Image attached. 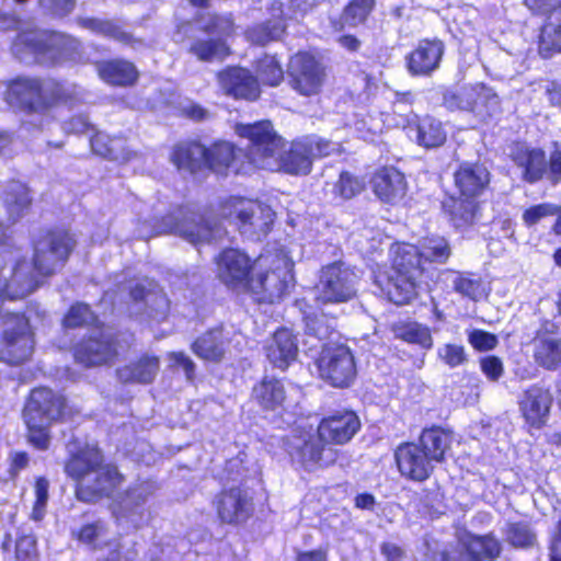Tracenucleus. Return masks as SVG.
Masks as SVG:
<instances>
[{
    "label": "nucleus",
    "mask_w": 561,
    "mask_h": 561,
    "mask_svg": "<svg viewBox=\"0 0 561 561\" xmlns=\"http://www.w3.org/2000/svg\"><path fill=\"white\" fill-rule=\"evenodd\" d=\"M451 255L449 240L440 234L424 236L417 243L394 240L388 248V266L373 272L374 284L393 305H410L434 282L437 266L447 264Z\"/></svg>",
    "instance_id": "obj_1"
},
{
    "label": "nucleus",
    "mask_w": 561,
    "mask_h": 561,
    "mask_svg": "<svg viewBox=\"0 0 561 561\" xmlns=\"http://www.w3.org/2000/svg\"><path fill=\"white\" fill-rule=\"evenodd\" d=\"M31 262L18 259L9 277L0 267V298L19 300L37 290L68 263L77 248L75 233L64 226L39 229L30 240Z\"/></svg>",
    "instance_id": "obj_2"
},
{
    "label": "nucleus",
    "mask_w": 561,
    "mask_h": 561,
    "mask_svg": "<svg viewBox=\"0 0 561 561\" xmlns=\"http://www.w3.org/2000/svg\"><path fill=\"white\" fill-rule=\"evenodd\" d=\"M64 471L73 481L76 499L84 504H95L112 499L126 482L119 466L106 460L96 445L84 444L69 453Z\"/></svg>",
    "instance_id": "obj_3"
},
{
    "label": "nucleus",
    "mask_w": 561,
    "mask_h": 561,
    "mask_svg": "<svg viewBox=\"0 0 561 561\" xmlns=\"http://www.w3.org/2000/svg\"><path fill=\"white\" fill-rule=\"evenodd\" d=\"M453 448V432L442 425L424 426L416 439L400 442L393 448V465L400 478L424 483L446 463Z\"/></svg>",
    "instance_id": "obj_4"
},
{
    "label": "nucleus",
    "mask_w": 561,
    "mask_h": 561,
    "mask_svg": "<svg viewBox=\"0 0 561 561\" xmlns=\"http://www.w3.org/2000/svg\"><path fill=\"white\" fill-rule=\"evenodd\" d=\"M3 85L7 105L24 115H46L58 106H72L79 101L76 85L54 77L16 75Z\"/></svg>",
    "instance_id": "obj_5"
},
{
    "label": "nucleus",
    "mask_w": 561,
    "mask_h": 561,
    "mask_svg": "<svg viewBox=\"0 0 561 561\" xmlns=\"http://www.w3.org/2000/svg\"><path fill=\"white\" fill-rule=\"evenodd\" d=\"M80 409L71 404L67 394L48 386H37L27 393L21 416L28 445L39 451L49 449L50 427L73 421Z\"/></svg>",
    "instance_id": "obj_6"
},
{
    "label": "nucleus",
    "mask_w": 561,
    "mask_h": 561,
    "mask_svg": "<svg viewBox=\"0 0 561 561\" xmlns=\"http://www.w3.org/2000/svg\"><path fill=\"white\" fill-rule=\"evenodd\" d=\"M491 173L479 161H462L453 173L454 194L442 204L448 222L456 230L472 227L481 214L480 198L489 191Z\"/></svg>",
    "instance_id": "obj_7"
},
{
    "label": "nucleus",
    "mask_w": 561,
    "mask_h": 561,
    "mask_svg": "<svg viewBox=\"0 0 561 561\" xmlns=\"http://www.w3.org/2000/svg\"><path fill=\"white\" fill-rule=\"evenodd\" d=\"M296 284L294 264L279 255H260L248 294L259 305H277L289 296Z\"/></svg>",
    "instance_id": "obj_8"
},
{
    "label": "nucleus",
    "mask_w": 561,
    "mask_h": 561,
    "mask_svg": "<svg viewBox=\"0 0 561 561\" xmlns=\"http://www.w3.org/2000/svg\"><path fill=\"white\" fill-rule=\"evenodd\" d=\"M236 134L248 141L242 149L250 169L272 170V161L285 146L284 137L278 134L273 123L270 119L240 123L236 126Z\"/></svg>",
    "instance_id": "obj_9"
},
{
    "label": "nucleus",
    "mask_w": 561,
    "mask_h": 561,
    "mask_svg": "<svg viewBox=\"0 0 561 561\" xmlns=\"http://www.w3.org/2000/svg\"><path fill=\"white\" fill-rule=\"evenodd\" d=\"M219 220L237 227L241 233L263 234L271 232L274 214L255 201L240 195L221 198L216 206Z\"/></svg>",
    "instance_id": "obj_10"
},
{
    "label": "nucleus",
    "mask_w": 561,
    "mask_h": 561,
    "mask_svg": "<svg viewBox=\"0 0 561 561\" xmlns=\"http://www.w3.org/2000/svg\"><path fill=\"white\" fill-rule=\"evenodd\" d=\"M18 44L39 62L51 65L75 60L81 43L71 35L55 31H26L18 35Z\"/></svg>",
    "instance_id": "obj_11"
},
{
    "label": "nucleus",
    "mask_w": 561,
    "mask_h": 561,
    "mask_svg": "<svg viewBox=\"0 0 561 561\" xmlns=\"http://www.w3.org/2000/svg\"><path fill=\"white\" fill-rule=\"evenodd\" d=\"M255 492L243 480L222 485L211 499V507L221 525L240 527L255 515Z\"/></svg>",
    "instance_id": "obj_12"
},
{
    "label": "nucleus",
    "mask_w": 561,
    "mask_h": 561,
    "mask_svg": "<svg viewBox=\"0 0 561 561\" xmlns=\"http://www.w3.org/2000/svg\"><path fill=\"white\" fill-rule=\"evenodd\" d=\"M333 152L332 141L314 134L293 139L286 150H280L276 170L293 176L311 173L314 160L329 157Z\"/></svg>",
    "instance_id": "obj_13"
},
{
    "label": "nucleus",
    "mask_w": 561,
    "mask_h": 561,
    "mask_svg": "<svg viewBox=\"0 0 561 561\" xmlns=\"http://www.w3.org/2000/svg\"><path fill=\"white\" fill-rule=\"evenodd\" d=\"M511 159L520 170L523 181L528 184L545 179L552 185L561 182V145L558 142H554L548 158L540 147L520 145L512 151Z\"/></svg>",
    "instance_id": "obj_14"
},
{
    "label": "nucleus",
    "mask_w": 561,
    "mask_h": 561,
    "mask_svg": "<svg viewBox=\"0 0 561 561\" xmlns=\"http://www.w3.org/2000/svg\"><path fill=\"white\" fill-rule=\"evenodd\" d=\"M123 334L99 329L98 334L82 336L71 346L75 363L84 368L112 366L119 358Z\"/></svg>",
    "instance_id": "obj_15"
},
{
    "label": "nucleus",
    "mask_w": 561,
    "mask_h": 561,
    "mask_svg": "<svg viewBox=\"0 0 561 561\" xmlns=\"http://www.w3.org/2000/svg\"><path fill=\"white\" fill-rule=\"evenodd\" d=\"M2 319L8 327L0 334V360L9 365L26 363L35 344L28 318L23 312H5Z\"/></svg>",
    "instance_id": "obj_16"
},
{
    "label": "nucleus",
    "mask_w": 561,
    "mask_h": 561,
    "mask_svg": "<svg viewBox=\"0 0 561 561\" xmlns=\"http://www.w3.org/2000/svg\"><path fill=\"white\" fill-rule=\"evenodd\" d=\"M533 15L543 16L537 30L535 45L537 55L550 60L561 55V0H523Z\"/></svg>",
    "instance_id": "obj_17"
},
{
    "label": "nucleus",
    "mask_w": 561,
    "mask_h": 561,
    "mask_svg": "<svg viewBox=\"0 0 561 561\" xmlns=\"http://www.w3.org/2000/svg\"><path fill=\"white\" fill-rule=\"evenodd\" d=\"M217 277L229 290L248 294L255 275L259 257L252 259L237 248L222 249L215 259Z\"/></svg>",
    "instance_id": "obj_18"
},
{
    "label": "nucleus",
    "mask_w": 561,
    "mask_h": 561,
    "mask_svg": "<svg viewBox=\"0 0 561 561\" xmlns=\"http://www.w3.org/2000/svg\"><path fill=\"white\" fill-rule=\"evenodd\" d=\"M162 224L169 232L180 236L195 247L209 243L215 237L216 226L206 214L187 205H180L165 214Z\"/></svg>",
    "instance_id": "obj_19"
},
{
    "label": "nucleus",
    "mask_w": 561,
    "mask_h": 561,
    "mask_svg": "<svg viewBox=\"0 0 561 561\" xmlns=\"http://www.w3.org/2000/svg\"><path fill=\"white\" fill-rule=\"evenodd\" d=\"M327 81V67L314 54L298 50L288 64V83L301 96L318 95Z\"/></svg>",
    "instance_id": "obj_20"
},
{
    "label": "nucleus",
    "mask_w": 561,
    "mask_h": 561,
    "mask_svg": "<svg viewBox=\"0 0 561 561\" xmlns=\"http://www.w3.org/2000/svg\"><path fill=\"white\" fill-rule=\"evenodd\" d=\"M517 405L524 430L534 436L549 425L553 394L549 387L533 383L523 390Z\"/></svg>",
    "instance_id": "obj_21"
},
{
    "label": "nucleus",
    "mask_w": 561,
    "mask_h": 561,
    "mask_svg": "<svg viewBox=\"0 0 561 561\" xmlns=\"http://www.w3.org/2000/svg\"><path fill=\"white\" fill-rule=\"evenodd\" d=\"M317 367L320 377L335 388L350 387L357 375L354 356L343 344L324 346L317 359Z\"/></svg>",
    "instance_id": "obj_22"
},
{
    "label": "nucleus",
    "mask_w": 561,
    "mask_h": 561,
    "mask_svg": "<svg viewBox=\"0 0 561 561\" xmlns=\"http://www.w3.org/2000/svg\"><path fill=\"white\" fill-rule=\"evenodd\" d=\"M394 125L401 128L413 142L425 150L443 147L448 138L445 123L431 114L421 115L410 111L405 115H401Z\"/></svg>",
    "instance_id": "obj_23"
},
{
    "label": "nucleus",
    "mask_w": 561,
    "mask_h": 561,
    "mask_svg": "<svg viewBox=\"0 0 561 561\" xmlns=\"http://www.w3.org/2000/svg\"><path fill=\"white\" fill-rule=\"evenodd\" d=\"M249 400L265 419H282L290 407L284 380L272 375H264L253 383Z\"/></svg>",
    "instance_id": "obj_24"
},
{
    "label": "nucleus",
    "mask_w": 561,
    "mask_h": 561,
    "mask_svg": "<svg viewBox=\"0 0 561 561\" xmlns=\"http://www.w3.org/2000/svg\"><path fill=\"white\" fill-rule=\"evenodd\" d=\"M356 278L355 272L341 261L323 266L319 279L322 301L341 304L354 298L356 296Z\"/></svg>",
    "instance_id": "obj_25"
},
{
    "label": "nucleus",
    "mask_w": 561,
    "mask_h": 561,
    "mask_svg": "<svg viewBox=\"0 0 561 561\" xmlns=\"http://www.w3.org/2000/svg\"><path fill=\"white\" fill-rule=\"evenodd\" d=\"M221 92L236 101L255 102L262 90L257 77L248 68L229 65L216 72Z\"/></svg>",
    "instance_id": "obj_26"
},
{
    "label": "nucleus",
    "mask_w": 561,
    "mask_h": 561,
    "mask_svg": "<svg viewBox=\"0 0 561 561\" xmlns=\"http://www.w3.org/2000/svg\"><path fill=\"white\" fill-rule=\"evenodd\" d=\"M362 422L351 409L335 410L321 417L317 425V437L329 446H342L350 443L359 432Z\"/></svg>",
    "instance_id": "obj_27"
},
{
    "label": "nucleus",
    "mask_w": 561,
    "mask_h": 561,
    "mask_svg": "<svg viewBox=\"0 0 561 561\" xmlns=\"http://www.w3.org/2000/svg\"><path fill=\"white\" fill-rule=\"evenodd\" d=\"M205 170L227 175L233 173H245L250 170L243 149L231 141L217 139L209 146L205 145Z\"/></svg>",
    "instance_id": "obj_28"
},
{
    "label": "nucleus",
    "mask_w": 561,
    "mask_h": 561,
    "mask_svg": "<svg viewBox=\"0 0 561 561\" xmlns=\"http://www.w3.org/2000/svg\"><path fill=\"white\" fill-rule=\"evenodd\" d=\"M445 44L437 37L422 38L405 56V68L412 77H430L440 66Z\"/></svg>",
    "instance_id": "obj_29"
},
{
    "label": "nucleus",
    "mask_w": 561,
    "mask_h": 561,
    "mask_svg": "<svg viewBox=\"0 0 561 561\" xmlns=\"http://www.w3.org/2000/svg\"><path fill=\"white\" fill-rule=\"evenodd\" d=\"M369 183L374 194L386 204L393 205L407 195L405 175L392 165H382L376 169Z\"/></svg>",
    "instance_id": "obj_30"
},
{
    "label": "nucleus",
    "mask_w": 561,
    "mask_h": 561,
    "mask_svg": "<svg viewBox=\"0 0 561 561\" xmlns=\"http://www.w3.org/2000/svg\"><path fill=\"white\" fill-rule=\"evenodd\" d=\"M298 336L286 327L277 328L265 346V356L274 368L285 371L298 357Z\"/></svg>",
    "instance_id": "obj_31"
},
{
    "label": "nucleus",
    "mask_w": 561,
    "mask_h": 561,
    "mask_svg": "<svg viewBox=\"0 0 561 561\" xmlns=\"http://www.w3.org/2000/svg\"><path fill=\"white\" fill-rule=\"evenodd\" d=\"M169 160L178 171L196 175L205 170V145L197 138L181 139L172 146Z\"/></svg>",
    "instance_id": "obj_32"
},
{
    "label": "nucleus",
    "mask_w": 561,
    "mask_h": 561,
    "mask_svg": "<svg viewBox=\"0 0 561 561\" xmlns=\"http://www.w3.org/2000/svg\"><path fill=\"white\" fill-rule=\"evenodd\" d=\"M230 339L222 325L207 329L199 334L192 343L191 351L199 359L218 364L226 358Z\"/></svg>",
    "instance_id": "obj_33"
},
{
    "label": "nucleus",
    "mask_w": 561,
    "mask_h": 561,
    "mask_svg": "<svg viewBox=\"0 0 561 561\" xmlns=\"http://www.w3.org/2000/svg\"><path fill=\"white\" fill-rule=\"evenodd\" d=\"M99 78L111 87L130 88L134 87L140 73L130 60L124 58H111L96 62Z\"/></svg>",
    "instance_id": "obj_34"
},
{
    "label": "nucleus",
    "mask_w": 561,
    "mask_h": 561,
    "mask_svg": "<svg viewBox=\"0 0 561 561\" xmlns=\"http://www.w3.org/2000/svg\"><path fill=\"white\" fill-rule=\"evenodd\" d=\"M461 543L471 561H494L503 550L502 541L493 531L484 535L466 533Z\"/></svg>",
    "instance_id": "obj_35"
},
{
    "label": "nucleus",
    "mask_w": 561,
    "mask_h": 561,
    "mask_svg": "<svg viewBox=\"0 0 561 561\" xmlns=\"http://www.w3.org/2000/svg\"><path fill=\"white\" fill-rule=\"evenodd\" d=\"M160 368V358L156 355L142 354L137 359L119 368L118 374L125 382L151 383Z\"/></svg>",
    "instance_id": "obj_36"
},
{
    "label": "nucleus",
    "mask_w": 561,
    "mask_h": 561,
    "mask_svg": "<svg viewBox=\"0 0 561 561\" xmlns=\"http://www.w3.org/2000/svg\"><path fill=\"white\" fill-rule=\"evenodd\" d=\"M376 4V0H348L342 10L341 18L343 21H332V28L341 32L345 25L356 27L366 24L375 11Z\"/></svg>",
    "instance_id": "obj_37"
},
{
    "label": "nucleus",
    "mask_w": 561,
    "mask_h": 561,
    "mask_svg": "<svg viewBox=\"0 0 561 561\" xmlns=\"http://www.w3.org/2000/svg\"><path fill=\"white\" fill-rule=\"evenodd\" d=\"M79 24L96 34L114 39L123 45L134 46L140 43L130 32L123 28L122 25L113 20L85 18L79 21Z\"/></svg>",
    "instance_id": "obj_38"
},
{
    "label": "nucleus",
    "mask_w": 561,
    "mask_h": 561,
    "mask_svg": "<svg viewBox=\"0 0 561 561\" xmlns=\"http://www.w3.org/2000/svg\"><path fill=\"white\" fill-rule=\"evenodd\" d=\"M287 25L282 18L268 19L252 25L247 31L248 39L256 46L264 47L280 41L286 34Z\"/></svg>",
    "instance_id": "obj_39"
},
{
    "label": "nucleus",
    "mask_w": 561,
    "mask_h": 561,
    "mask_svg": "<svg viewBox=\"0 0 561 561\" xmlns=\"http://www.w3.org/2000/svg\"><path fill=\"white\" fill-rule=\"evenodd\" d=\"M61 325L65 329H81L95 327L104 329L105 324L99 320L98 314L91 306L83 301H76L69 306L61 319Z\"/></svg>",
    "instance_id": "obj_40"
},
{
    "label": "nucleus",
    "mask_w": 561,
    "mask_h": 561,
    "mask_svg": "<svg viewBox=\"0 0 561 561\" xmlns=\"http://www.w3.org/2000/svg\"><path fill=\"white\" fill-rule=\"evenodd\" d=\"M255 76L264 85L276 88L285 79V71L277 54H262L254 61Z\"/></svg>",
    "instance_id": "obj_41"
},
{
    "label": "nucleus",
    "mask_w": 561,
    "mask_h": 561,
    "mask_svg": "<svg viewBox=\"0 0 561 561\" xmlns=\"http://www.w3.org/2000/svg\"><path fill=\"white\" fill-rule=\"evenodd\" d=\"M32 202L31 191L26 185L16 183L4 191L3 205L13 220L24 217L30 211Z\"/></svg>",
    "instance_id": "obj_42"
},
{
    "label": "nucleus",
    "mask_w": 561,
    "mask_h": 561,
    "mask_svg": "<svg viewBox=\"0 0 561 561\" xmlns=\"http://www.w3.org/2000/svg\"><path fill=\"white\" fill-rule=\"evenodd\" d=\"M187 50L195 56L197 60L203 62H210L215 59L224 60L231 54V49L226 41L220 38L194 39Z\"/></svg>",
    "instance_id": "obj_43"
},
{
    "label": "nucleus",
    "mask_w": 561,
    "mask_h": 561,
    "mask_svg": "<svg viewBox=\"0 0 561 561\" xmlns=\"http://www.w3.org/2000/svg\"><path fill=\"white\" fill-rule=\"evenodd\" d=\"M394 335L411 345H417L423 350L433 347V336L431 329L416 321H405L394 328Z\"/></svg>",
    "instance_id": "obj_44"
},
{
    "label": "nucleus",
    "mask_w": 561,
    "mask_h": 561,
    "mask_svg": "<svg viewBox=\"0 0 561 561\" xmlns=\"http://www.w3.org/2000/svg\"><path fill=\"white\" fill-rule=\"evenodd\" d=\"M549 216H556V220L551 226V232L556 236H561V205L551 203L531 205L524 209L522 220L527 228H531Z\"/></svg>",
    "instance_id": "obj_45"
},
{
    "label": "nucleus",
    "mask_w": 561,
    "mask_h": 561,
    "mask_svg": "<svg viewBox=\"0 0 561 561\" xmlns=\"http://www.w3.org/2000/svg\"><path fill=\"white\" fill-rule=\"evenodd\" d=\"M325 451L333 454V450L330 448V446L327 443L321 442L318 437L317 439L309 437L296 448V455L304 465L314 463L320 466H329L333 463L335 458L324 459L323 455Z\"/></svg>",
    "instance_id": "obj_46"
},
{
    "label": "nucleus",
    "mask_w": 561,
    "mask_h": 561,
    "mask_svg": "<svg viewBox=\"0 0 561 561\" xmlns=\"http://www.w3.org/2000/svg\"><path fill=\"white\" fill-rule=\"evenodd\" d=\"M444 273L455 276L453 289L463 297L478 300L485 291L482 278L472 273L458 272L453 268H447Z\"/></svg>",
    "instance_id": "obj_47"
},
{
    "label": "nucleus",
    "mask_w": 561,
    "mask_h": 561,
    "mask_svg": "<svg viewBox=\"0 0 561 561\" xmlns=\"http://www.w3.org/2000/svg\"><path fill=\"white\" fill-rule=\"evenodd\" d=\"M535 362L547 370L561 366V339H542L534 352Z\"/></svg>",
    "instance_id": "obj_48"
},
{
    "label": "nucleus",
    "mask_w": 561,
    "mask_h": 561,
    "mask_svg": "<svg viewBox=\"0 0 561 561\" xmlns=\"http://www.w3.org/2000/svg\"><path fill=\"white\" fill-rule=\"evenodd\" d=\"M234 16L231 12L217 13L213 12L208 14L207 21L203 24L199 30L204 34L214 35L215 38L226 39L232 37L236 34Z\"/></svg>",
    "instance_id": "obj_49"
},
{
    "label": "nucleus",
    "mask_w": 561,
    "mask_h": 561,
    "mask_svg": "<svg viewBox=\"0 0 561 561\" xmlns=\"http://www.w3.org/2000/svg\"><path fill=\"white\" fill-rule=\"evenodd\" d=\"M504 535L506 542L515 549H529L536 545V534L523 520L508 523Z\"/></svg>",
    "instance_id": "obj_50"
},
{
    "label": "nucleus",
    "mask_w": 561,
    "mask_h": 561,
    "mask_svg": "<svg viewBox=\"0 0 561 561\" xmlns=\"http://www.w3.org/2000/svg\"><path fill=\"white\" fill-rule=\"evenodd\" d=\"M442 105L449 112H474L477 101L468 88L447 89L442 93Z\"/></svg>",
    "instance_id": "obj_51"
},
{
    "label": "nucleus",
    "mask_w": 561,
    "mask_h": 561,
    "mask_svg": "<svg viewBox=\"0 0 561 561\" xmlns=\"http://www.w3.org/2000/svg\"><path fill=\"white\" fill-rule=\"evenodd\" d=\"M366 187L363 178L353 174L347 170L340 172L339 178L333 186L335 196L347 201L358 196Z\"/></svg>",
    "instance_id": "obj_52"
},
{
    "label": "nucleus",
    "mask_w": 561,
    "mask_h": 561,
    "mask_svg": "<svg viewBox=\"0 0 561 561\" xmlns=\"http://www.w3.org/2000/svg\"><path fill=\"white\" fill-rule=\"evenodd\" d=\"M49 482L43 477H36L34 481V495L32 512L30 518L34 522H41L46 515V508L49 497Z\"/></svg>",
    "instance_id": "obj_53"
},
{
    "label": "nucleus",
    "mask_w": 561,
    "mask_h": 561,
    "mask_svg": "<svg viewBox=\"0 0 561 561\" xmlns=\"http://www.w3.org/2000/svg\"><path fill=\"white\" fill-rule=\"evenodd\" d=\"M105 523L101 519L81 525L71 531L72 539L89 547H95L98 539L105 533Z\"/></svg>",
    "instance_id": "obj_54"
},
{
    "label": "nucleus",
    "mask_w": 561,
    "mask_h": 561,
    "mask_svg": "<svg viewBox=\"0 0 561 561\" xmlns=\"http://www.w3.org/2000/svg\"><path fill=\"white\" fill-rule=\"evenodd\" d=\"M468 342L474 351L485 353L496 348L499 337L496 334L483 329H472L468 332Z\"/></svg>",
    "instance_id": "obj_55"
},
{
    "label": "nucleus",
    "mask_w": 561,
    "mask_h": 561,
    "mask_svg": "<svg viewBox=\"0 0 561 561\" xmlns=\"http://www.w3.org/2000/svg\"><path fill=\"white\" fill-rule=\"evenodd\" d=\"M114 139V137L94 128L89 139L91 152L105 159H114L116 156L112 146Z\"/></svg>",
    "instance_id": "obj_56"
},
{
    "label": "nucleus",
    "mask_w": 561,
    "mask_h": 561,
    "mask_svg": "<svg viewBox=\"0 0 561 561\" xmlns=\"http://www.w3.org/2000/svg\"><path fill=\"white\" fill-rule=\"evenodd\" d=\"M479 367L490 382H497L505 373L502 358L493 354L481 356L479 358Z\"/></svg>",
    "instance_id": "obj_57"
},
{
    "label": "nucleus",
    "mask_w": 561,
    "mask_h": 561,
    "mask_svg": "<svg viewBox=\"0 0 561 561\" xmlns=\"http://www.w3.org/2000/svg\"><path fill=\"white\" fill-rule=\"evenodd\" d=\"M438 356L450 368L461 366L468 360L465 346L454 343L444 344L438 352Z\"/></svg>",
    "instance_id": "obj_58"
},
{
    "label": "nucleus",
    "mask_w": 561,
    "mask_h": 561,
    "mask_svg": "<svg viewBox=\"0 0 561 561\" xmlns=\"http://www.w3.org/2000/svg\"><path fill=\"white\" fill-rule=\"evenodd\" d=\"M37 556V541L32 535H20L14 543L16 561H33Z\"/></svg>",
    "instance_id": "obj_59"
},
{
    "label": "nucleus",
    "mask_w": 561,
    "mask_h": 561,
    "mask_svg": "<svg viewBox=\"0 0 561 561\" xmlns=\"http://www.w3.org/2000/svg\"><path fill=\"white\" fill-rule=\"evenodd\" d=\"M77 0H39V4L57 18L69 15L76 8Z\"/></svg>",
    "instance_id": "obj_60"
},
{
    "label": "nucleus",
    "mask_w": 561,
    "mask_h": 561,
    "mask_svg": "<svg viewBox=\"0 0 561 561\" xmlns=\"http://www.w3.org/2000/svg\"><path fill=\"white\" fill-rule=\"evenodd\" d=\"M66 133L72 135H84L90 134L94 130V125H92L87 115H75L68 118L65 123Z\"/></svg>",
    "instance_id": "obj_61"
},
{
    "label": "nucleus",
    "mask_w": 561,
    "mask_h": 561,
    "mask_svg": "<svg viewBox=\"0 0 561 561\" xmlns=\"http://www.w3.org/2000/svg\"><path fill=\"white\" fill-rule=\"evenodd\" d=\"M30 465V455L25 450H18L10 455L8 473L11 479H16L22 470Z\"/></svg>",
    "instance_id": "obj_62"
},
{
    "label": "nucleus",
    "mask_w": 561,
    "mask_h": 561,
    "mask_svg": "<svg viewBox=\"0 0 561 561\" xmlns=\"http://www.w3.org/2000/svg\"><path fill=\"white\" fill-rule=\"evenodd\" d=\"M180 116L195 123H201L208 119L210 114L203 105L192 102L180 108Z\"/></svg>",
    "instance_id": "obj_63"
},
{
    "label": "nucleus",
    "mask_w": 561,
    "mask_h": 561,
    "mask_svg": "<svg viewBox=\"0 0 561 561\" xmlns=\"http://www.w3.org/2000/svg\"><path fill=\"white\" fill-rule=\"evenodd\" d=\"M169 358L174 366L181 367L184 370L187 380L193 381L195 378V363L183 352H172Z\"/></svg>",
    "instance_id": "obj_64"
}]
</instances>
